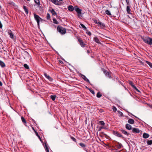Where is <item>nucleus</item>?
<instances>
[{
  "mask_svg": "<svg viewBox=\"0 0 152 152\" xmlns=\"http://www.w3.org/2000/svg\"><path fill=\"white\" fill-rule=\"evenodd\" d=\"M113 134L116 136L119 137H122L123 136L120 133H119L118 132L114 131H113Z\"/></svg>",
  "mask_w": 152,
  "mask_h": 152,
  "instance_id": "7",
  "label": "nucleus"
},
{
  "mask_svg": "<svg viewBox=\"0 0 152 152\" xmlns=\"http://www.w3.org/2000/svg\"><path fill=\"white\" fill-rule=\"evenodd\" d=\"M94 41L97 43H100L99 39L97 37H95L94 38Z\"/></svg>",
  "mask_w": 152,
  "mask_h": 152,
  "instance_id": "17",
  "label": "nucleus"
},
{
  "mask_svg": "<svg viewBox=\"0 0 152 152\" xmlns=\"http://www.w3.org/2000/svg\"><path fill=\"white\" fill-rule=\"evenodd\" d=\"M118 112L119 113V114H120V115L121 116H123V113L121 112H120V111H118Z\"/></svg>",
  "mask_w": 152,
  "mask_h": 152,
  "instance_id": "47",
  "label": "nucleus"
},
{
  "mask_svg": "<svg viewBox=\"0 0 152 152\" xmlns=\"http://www.w3.org/2000/svg\"><path fill=\"white\" fill-rule=\"evenodd\" d=\"M0 65L2 67H4L5 66L4 63L1 60H0Z\"/></svg>",
  "mask_w": 152,
  "mask_h": 152,
  "instance_id": "20",
  "label": "nucleus"
},
{
  "mask_svg": "<svg viewBox=\"0 0 152 152\" xmlns=\"http://www.w3.org/2000/svg\"><path fill=\"white\" fill-rule=\"evenodd\" d=\"M21 118V120H22V122L24 123H26V121L25 119V118L23 117H22Z\"/></svg>",
  "mask_w": 152,
  "mask_h": 152,
  "instance_id": "33",
  "label": "nucleus"
},
{
  "mask_svg": "<svg viewBox=\"0 0 152 152\" xmlns=\"http://www.w3.org/2000/svg\"><path fill=\"white\" fill-rule=\"evenodd\" d=\"M53 21L54 23L56 24H58V21L56 20V19L54 18L53 19Z\"/></svg>",
  "mask_w": 152,
  "mask_h": 152,
  "instance_id": "35",
  "label": "nucleus"
},
{
  "mask_svg": "<svg viewBox=\"0 0 152 152\" xmlns=\"http://www.w3.org/2000/svg\"><path fill=\"white\" fill-rule=\"evenodd\" d=\"M86 33L89 35H90L91 34V33L89 31H87L86 32Z\"/></svg>",
  "mask_w": 152,
  "mask_h": 152,
  "instance_id": "48",
  "label": "nucleus"
},
{
  "mask_svg": "<svg viewBox=\"0 0 152 152\" xmlns=\"http://www.w3.org/2000/svg\"><path fill=\"white\" fill-rule=\"evenodd\" d=\"M57 31L62 34H65L66 32V29L60 26H58L57 28Z\"/></svg>",
  "mask_w": 152,
  "mask_h": 152,
  "instance_id": "3",
  "label": "nucleus"
},
{
  "mask_svg": "<svg viewBox=\"0 0 152 152\" xmlns=\"http://www.w3.org/2000/svg\"><path fill=\"white\" fill-rule=\"evenodd\" d=\"M78 41L80 43V45L82 47H85V44L84 43L82 40L80 39H79Z\"/></svg>",
  "mask_w": 152,
  "mask_h": 152,
  "instance_id": "9",
  "label": "nucleus"
},
{
  "mask_svg": "<svg viewBox=\"0 0 152 152\" xmlns=\"http://www.w3.org/2000/svg\"><path fill=\"white\" fill-rule=\"evenodd\" d=\"M54 4L58 5H60L61 4V3L58 1L57 0H50Z\"/></svg>",
  "mask_w": 152,
  "mask_h": 152,
  "instance_id": "6",
  "label": "nucleus"
},
{
  "mask_svg": "<svg viewBox=\"0 0 152 152\" xmlns=\"http://www.w3.org/2000/svg\"><path fill=\"white\" fill-rule=\"evenodd\" d=\"M129 83L132 86V87H133V86H134L133 85V83L131 81L129 82Z\"/></svg>",
  "mask_w": 152,
  "mask_h": 152,
  "instance_id": "44",
  "label": "nucleus"
},
{
  "mask_svg": "<svg viewBox=\"0 0 152 152\" xmlns=\"http://www.w3.org/2000/svg\"><path fill=\"white\" fill-rule=\"evenodd\" d=\"M104 72L105 74L107 75L108 76V77H110V73L109 72H107L106 70H104Z\"/></svg>",
  "mask_w": 152,
  "mask_h": 152,
  "instance_id": "23",
  "label": "nucleus"
},
{
  "mask_svg": "<svg viewBox=\"0 0 152 152\" xmlns=\"http://www.w3.org/2000/svg\"><path fill=\"white\" fill-rule=\"evenodd\" d=\"M71 139L74 141L76 142V139L74 137H71Z\"/></svg>",
  "mask_w": 152,
  "mask_h": 152,
  "instance_id": "46",
  "label": "nucleus"
},
{
  "mask_svg": "<svg viewBox=\"0 0 152 152\" xmlns=\"http://www.w3.org/2000/svg\"><path fill=\"white\" fill-rule=\"evenodd\" d=\"M80 25L84 29H85L86 30L87 28L86 27L84 26V25L82 23H80Z\"/></svg>",
  "mask_w": 152,
  "mask_h": 152,
  "instance_id": "30",
  "label": "nucleus"
},
{
  "mask_svg": "<svg viewBox=\"0 0 152 152\" xmlns=\"http://www.w3.org/2000/svg\"><path fill=\"white\" fill-rule=\"evenodd\" d=\"M99 123H100V124L104 126V125H105V123H104V122L103 121H99Z\"/></svg>",
  "mask_w": 152,
  "mask_h": 152,
  "instance_id": "31",
  "label": "nucleus"
},
{
  "mask_svg": "<svg viewBox=\"0 0 152 152\" xmlns=\"http://www.w3.org/2000/svg\"><path fill=\"white\" fill-rule=\"evenodd\" d=\"M34 19L37 22L38 26H39V22H42L43 20V19H42L39 15H37L35 13L34 14Z\"/></svg>",
  "mask_w": 152,
  "mask_h": 152,
  "instance_id": "2",
  "label": "nucleus"
},
{
  "mask_svg": "<svg viewBox=\"0 0 152 152\" xmlns=\"http://www.w3.org/2000/svg\"><path fill=\"white\" fill-rule=\"evenodd\" d=\"M121 144H118L117 145V147L118 149L121 148Z\"/></svg>",
  "mask_w": 152,
  "mask_h": 152,
  "instance_id": "42",
  "label": "nucleus"
},
{
  "mask_svg": "<svg viewBox=\"0 0 152 152\" xmlns=\"http://www.w3.org/2000/svg\"><path fill=\"white\" fill-rule=\"evenodd\" d=\"M8 34L10 36V37L13 39H14V35L10 30H9L7 31Z\"/></svg>",
  "mask_w": 152,
  "mask_h": 152,
  "instance_id": "5",
  "label": "nucleus"
},
{
  "mask_svg": "<svg viewBox=\"0 0 152 152\" xmlns=\"http://www.w3.org/2000/svg\"><path fill=\"white\" fill-rule=\"evenodd\" d=\"M132 87L136 91H138L139 92H140V91L137 88V87L135 86H133Z\"/></svg>",
  "mask_w": 152,
  "mask_h": 152,
  "instance_id": "32",
  "label": "nucleus"
},
{
  "mask_svg": "<svg viewBox=\"0 0 152 152\" xmlns=\"http://www.w3.org/2000/svg\"><path fill=\"white\" fill-rule=\"evenodd\" d=\"M89 90L90 91V92L93 95H94L95 94V92L93 90L91 89H89Z\"/></svg>",
  "mask_w": 152,
  "mask_h": 152,
  "instance_id": "40",
  "label": "nucleus"
},
{
  "mask_svg": "<svg viewBox=\"0 0 152 152\" xmlns=\"http://www.w3.org/2000/svg\"><path fill=\"white\" fill-rule=\"evenodd\" d=\"M102 129H106V128L105 127H103L102 126L100 127L99 128V131H101Z\"/></svg>",
  "mask_w": 152,
  "mask_h": 152,
  "instance_id": "38",
  "label": "nucleus"
},
{
  "mask_svg": "<svg viewBox=\"0 0 152 152\" xmlns=\"http://www.w3.org/2000/svg\"><path fill=\"white\" fill-rule=\"evenodd\" d=\"M105 13H106L108 15H111V12H110V11L109 10H106L105 11Z\"/></svg>",
  "mask_w": 152,
  "mask_h": 152,
  "instance_id": "25",
  "label": "nucleus"
},
{
  "mask_svg": "<svg viewBox=\"0 0 152 152\" xmlns=\"http://www.w3.org/2000/svg\"><path fill=\"white\" fill-rule=\"evenodd\" d=\"M126 128L127 129L129 130H130L132 129V126L128 124H126Z\"/></svg>",
  "mask_w": 152,
  "mask_h": 152,
  "instance_id": "11",
  "label": "nucleus"
},
{
  "mask_svg": "<svg viewBox=\"0 0 152 152\" xmlns=\"http://www.w3.org/2000/svg\"><path fill=\"white\" fill-rule=\"evenodd\" d=\"M50 18V15L49 13H47V18L48 20H49Z\"/></svg>",
  "mask_w": 152,
  "mask_h": 152,
  "instance_id": "39",
  "label": "nucleus"
},
{
  "mask_svg": "<svg viewBox=\"0 0 152 152\" xmlns=\"http://www.w3.org/2000/svg\"><path fill=\"white\" fill-rule=\"evenodd\" d=\"M102 96V95L100 92H98L96 95V97L97 98H100Z\"/></svg>",
  "mask_w": 152,
  "mask_h": 152,
  "instance_id": "26",
  "label": "nucleus"
},
{
  "mask_svg": "<svg viewBox=\"0 0 152 152\" xmlns=\"http://www.w3.org/2000/svg\"><path fill=\"white\" fill-rule=\"evenodd\" d=\"M87 53H89V52H89V50H88L87 51Z\"/></svg>",
  "mask_w": 152,
  "mask_h": 152,
  "instance_id": "53",
  "label": "nucleus"
},
{
  "mask_svg": "<svg viewBox=\"0 0 152 152\" xmlns=\"http://www.w3.org/2000/svg\"><path fill=\"white\" fill-rule=\"evenodd\" d=\"M82 78L84 80L88 83H90L89 80L84 75H82Z\"/></svg>",
  "mask_w": 152,
  "mask_h": 152,
  "instance_id": "13",
  "label": "nucleus"
},
{
  "mask_svg": "<svg viewBox=\"0 0 152 152\" xmlns=\"http://www.w3.org/2000/svg\"><path fill=\"white\" fill-rule=\"evenodd\" d=\"M147 142L148 145H151L152 144V140H148Z\"/></svg>",
  "mask_w": 152,
  "mask_h": 152,
  "instance_id": "28",
  "label": "nucleus"
},
{
  "mask_svg": "<svg viewBox=\"0 0 152 152\" xmlns=\"http://www.w3.org/2000/svg\"><path fill=\"white\" fill-rule=\"evenodd\" d=\"M132 132L134 133H139L140 130L138 129L134 128L132 129Z\"/></svg>",
  "mask_w": 152,
  "mask_h": 152,
  "instance_id": "10",
  "label": "nucleus"
},
{
  "mask_svg": "<svg viewBox=\"0 0 152 152\" xmlns=\"http://www.w3.org/2000/svg\"><path fill=\"white\" fill-rule=\"evenodd\" d=\"M68 9L69 11H72L74 9V8L72 5H70L68 7Z\"/></svg>",
  "mask_w": 152,
  "mask_h": 152,
  "instance_id": "16",
  "label": "nucleus"
},
{
  "mask_svg": "<svg viewBox=\"0 0 152 152\" xmlns=\"http://www.w3.org/2000/svg\"><path fill=\"white\" fill-rule=\"evenodd\" d=\"M142 39L146 43L149 45H152V38L146 36L145 37H142Z\"/></svg>",
  "mask_w": 152,
  "mask_h": 152,
  "instance_id": "1",
  "label": "nucleus"
},
{
  "mask_svg": "<svg viewBox=\"0 0 152 152\" xmlns=\"http://www.w3.org/2000/svg\"><path fill=\"white\" fill-rule=\"evenodd\" d=\"M45 149L46 152H49L48 147L45 143Z\"/></svg>",
  "mask_w": 152,
  "mask_h": 152,
  "instance_id": "22",
  "label": "nucleus"
},
{
  "mask_svg": "<svg viewBox=\"0 0 152 152\" xmlns=\"http://www.w3.org/2000/svg\"><path fill=\"white\" fill-rule=\"evenodd\" d=\"M122 132V133L124 134H125L127 136H128L129 133H128L126 131L124 130L123 129H121L120 130Z\"/></svg>",
  "mask_w": 152,
  "mask_h": 152,
  "instance_id": "12",
  "label": "nucleus"
},
{
  "mask_svg": "<svg viewBox=\"0 0 152 152\" xmlns=\"http://www.w3.org/2000/svg\"><path fill=\"white\" fill-rule=\"evenodd\" d=\"M79 145H80V146H81L82 147H84L86 146L84 144L82 143H80L79 144Z\"/></svg>",
  "mask_w": 152,
  "mask_h": 152,
  "instance_id": "34",
  "label": "nucleus"
},
{
  "mask_svg": "<svg viewBox=\"0 0 152 152\" xmlns=\"http://www.w3.org/2000/svg\"><path fill=\"white\" fill-rule=\"evenodd\" d=\"M1 6L0 5V9H1Z\"/></svg>",
  "mask_w": 152,
  "mask_h": 152,
  "instance_id": "55",
  "label": "nucleus"
},
{
  "mask_svg": "<svg viewBox=\"0 0 152 152\" xmlns=\"http://www.w3.org/2000/svg\"><path fill=\"white\" fill-rule=\"evenodd\" d=\"M113 111L115 112L117 110V108L113 106Z\"/></svg>",
  "mask_w": 152,
  "mask_h": 152,
  "instance_id": "41",
  "label": "nucleus"
},
{
  "mask_svg": "<svg viewBox=\"0 0 152 152\" xmlns=\"http://www.w3.org/2000/svg\"><path fill=\"white\" fill-rule=\"evenodd\" d=\"M99 25L100 26L102 27H105V25L104 24L102 23H99Z\"/></svg>",
  "mask_w": 152,
  "mask_h": 152,
  "instance_id": "37",
  "label": "nucleus"
},
{
  "mask_svg": "<svg viewBox=\"0 0 152 152\" xmlns=\"http://www.w3.org/2000/svg\"><path fill=\"white\" fill-rule=\"evenodd\" d=\"M27 1H29V0H27Z\"/></svg>",
  "mask_w": 152,
  "mask_h": 152,
  "instance_id": "56",
  "label": "nucleus"
},
{
  "mask_svg": "<svg viewBox=\"0 0 152 152\" xmlns=\"http://www.w3.org/2000/svg\"><path fill=\"white\" fill-rule=\"evenodd\" d=\"M75 10L80 15L81 14V10L78 7L76 6L74 7Z\"/></svg>",
  "mask_w": 152,
  "mask_h": 152,
  "instance_id": "4",
  "label": "nucleus"
},
{
  "mask_svg": "<svg viewBox=\"0 0 152 152\" xmlns=\"http://www.w3.org/2000/svg\"><path fill=\"white\" fill-rule=\"evenodd\" d=\"M50 97L52 100L54 101L56 98V96L55 95H51Z\"/></svg>",
  "mask_w": 152,
  "mask_h": 152,
  "instance_id": "27",
  "label": "nucleus"
},
{
  "mask_svg": "<svg viewBox=\"0 0 152 152\" xmlns=\"http://www.w3.org/2000/svg\"><path fill=\"white\" fill-rule=\"evenodd\" d=\"M59 62H60V63H61V64H62L63 63V61H61V60H60L59 61Z\"/></svg>",
  "mask_w": 152,
  "mask_h": 152,
  "instance_id": "49",
  "label": "nucleus"
},
{
  "mask_svg": "<svg viewBox=\"0 0 152 152\" xmlns=\"http://www.w3.org/2000/svg\"><path fill=\"white\" fill-rule=\"evenodd\" d=\"M100 111L101 112H102V111L101 110H100Z\"/></svg>",
  "mask_w": 152,
  "mask_h": 152,
  "instance_id": "54",
  "label": "nucleus"
},
{
  "mask_svg": "<svg viewBox=\"0 0 152 152\" xmlns=\"http://www.w3.org/2000/svg\"><path fill=\"white\" fill-rule=\"evenodd\" d=\"M145 62L148 64L152 68V63L147 61H145Z\"/></svg>",
  "mask_w": 152,
  "mask_h": 152,
  "instance_id": "24",
  "label": "nucleus"
},
{
  "mask_svg": "<svg viewBox=\"0 0 152 152\" xmlns=\"http://www.w3.org/2000/svg\"><path fill=\"white\" fill-rule=\"evenodd\" d=\"M101 22H99L97 23V24L99 25V23H101Z\"/></svg>",
  "mask_w": 152,
  "mask_h": 152,
  "instance_id": "52",
  "label": "nucleus"
},
{
  "mask_svg": "<svg viewBox=\"0 0 152 152\" xmlns=\"http://www.w3.org/2000/svg\"><path fill=\"white\" fill-rule=\"evenodd\" d=\"M149 135L146 133H144L143 134L142 136L143 138L146 139L149 137Z\"/></svg>",
  "mask_w": 152,
  "mask_h": 152,
  "instance_id": "14",
  "label": "nucleus"
},
{
  "mask_svg": "<svg viewBox=\"0 0 152 152\" xmlns=\"http://www.w3.org/2000/svg\"><path fill=\"white\" fill-rule=\"evenodd\" d=\"M44 75L45 77L47 78L50 81H52L53 80V79L50 77L49 75H47V74L46 73H44Z\"/></svg>",
  "mask_w": 152,
  "mask_h": 152,
  "instance_id": "8",
  "label": "nucleus"
},
{
  "mask_svg": "<svg viewBox=\"0 0 152 152\" xmlns=\"http://www.w3.org/2000/svg\"><path fill=\"white\" fill-rule=\"evenodd\" d=\"M2 83L0 81V86H2Z\"/></svg>",
  "mask_w": 152,
  "mask_h": 152,
  "instance_id": "50",
  "label": "nucleus"
},
{
  "mask_svg": "<svg viewBox=\"0 0 152 152\" xmlns=\"http://www.w3.org/2000/svg\"><path fill=\"white\" fill-rule=\"evenodd\" d=\"M50 11L53 15H57L56 13L53 9H52Z\"/></svg>",
  "mask_w": 152,
  "mask_h": 152,
  "instance_id": "19",
  "label": "nucleus"
},
{
  "mask_svg": "<svg viewBox=\"0 0 152 152\" xmlns=\"http://www.w3.org/2000/svg\"><path fill=\"white\" fill-rule=\"evenodd\" d=\"M127 13L128 14H131V10L130 9V7L129 6H127L126 9Z\"/></svg>",
  "mask_w": 152,
  "mask_h": 152,
  "instance_id": "15",
  "label": "nucleus"
},
{
  "mask_svg": "<svg viewBox=\"0 0 152 152\" xmlns=\"http://www.w3.org/2000/svg\"><path fill=\"white\" fill-rule=\"evenodd\" d=\"M126 4L127 6H129L130 3L129 0H126Z\"/></svg>",
  "mask_w": 152,
  "mask_h": 152,
  "instance_id": "43",
  "label": "nucleus"
},
{
  "mask_svg": "<svg viewBox=\"0 0 152 152\" xmlns=\"http://www.w3.org/2000/svg\"><path fill=\"white\" fill-rule=\"evenodd\" d=\"M38 137L39 138V139L41 141V139L40 136H39V137Z\"/></svg>",
  "mask_w": 152,
  "mask_h": 152,
  "instance_id": "51",
  "label": "nucleus"
},
{
  "mask_svg": "<svg viewBox=\"0 0 152 152\" xmlns=\"http://www.w3.org/2000/svg\"><path fill=\"white\" fill-rule=\"evenodd\" d=\"M128 122L131 124H133L134 123V121L132 119H130L128 120Z\"/></svg>",
  "mask_w": 152,
  "mask_h": 152,
  "instance_id": "18",
  "label": "nucleus"
},
{
  "mask_svg": "<svg viewBox=\"0 0 152 152\" xmlns=\"http://www.w3.org/2000/svg\"><path fill=\"white\" fill-rule=\"evenodd\" d=\"M23 8L25 12L26 13V14H28V9L27 8V7L26 6H23Z\"/></svg>",
  "mask_w": 152,
  "mask_h": 152,
  "instance_id": "21",
  "label": "nucleus"
},
{
  "mask_svg": "<svg viewBox=\"0 0 152 152\" xmlns=\"http://www.w3.org/2000/svg\"><path fill=\"white\" fill-rule=\"evenodd\" d=\"M35 2L38 4V5H39L40 4V1L39 0H34Z\"/></svg>",
  "mask_w": 152,
  "mask_h": 152,
  "instance_id": "29",
  "label": "nucleus"
},
{
  "mask_svg": "<svg viewBox=\"0 0 152 152\" xmlns=\"http://www.w3.org/2000/svg\"><path fill=\"white\" fill-rule=\"evenodd\" d=\"M34 130L35 132V133L36 135L38 137H39V135L38 134V133L35 131V130L34 129Z\"/></svg>",
  "mask_w": 152,
  "mask_h": 152,
  "instance_id": "45",
  "label": "nucleus"
},
{
  "mask_svg": "<svg viewBox=\"0 0 152 152\" xmlns=\"http://www.w3.org/2000/svg\"><path fill=\"white\" fill-rule=\"evenodd\" d=\"M23 66L26 69H28L29 68L28 66L26 64H24Z\"/></svg>",
  "mask_w": 152,
  "mask_h": 152,
  "instance_id": "36",
  "label": "nucleus"
}]
</instances>
